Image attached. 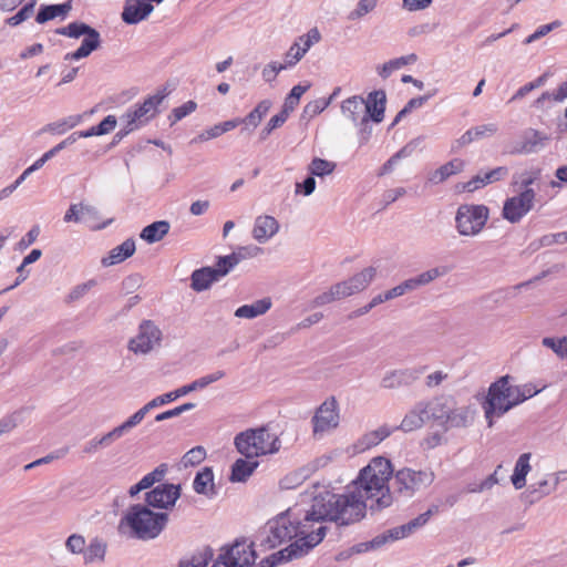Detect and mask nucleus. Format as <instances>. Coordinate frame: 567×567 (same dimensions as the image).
Here are the masks:
<instances>
[{
	"label": "nucleus",
	"mask_w": 567,
	"mask_h": 567,
	"mask_svg": "<svg viewBox=\"0 0 567 567\" xmlns=\"http://www.w3.org/2000/svg\"><path fill=\"white\" fill-rule=\"evenodd\" d=\"M367 504L355 495L324 492L316 495L309 509L299 506L269 519L259 530L255 543L265 549H271L285 542L295 539L300 557L317 546L326 536L323 520L339 525H350L365 516Z\"/></svg>",
	"instance_id": "1"
},
{
	"label": "nucleus",
	"mask_w": 567,
	"mask_h": 567,
	"mask_svg": "<svg viewBox=\"0 0 567 567\" xmlns=\"http://www.w3.org/2000/svg\"><path fill=\"white\" fill-rule=\"evenodd\" d=\"M392 474V466L388 458L378 456L363 467L353 482L354 489L346 494L370 499L369 508L372 512L390 507L394 502L411 499L416 493L427 488L435 480L431 470H413L404 467L399 470L392 478L391 487L388 485ZM368 508V505H367Z\"/></svg>",
	"instance_id": "2"
},
{
	"label": "nucleus",
	"mask_w": 567,
	"mask_h": 567,
	"mask_svg": "<svg viewBox=\"0 0 567 567\" xmlns=\"http://www.w3.org/2000/svg\"><path fill=\"white\" fill-rule=\"evenodd\" d=\"M168 522L166 513H154L146 505L136 504L128 508L118 524L120 533L130 528L131 536L142 540L156 538Z\"/></svg>",
	"instance_id": "3"
},
{
	"label": "nucleus",
	"mask_w": 567,
	"mask_h": 567,
	"mask_svg": "<svg viewBox=\"0 0 567 567\" xmlns=\"http://www.w3.org/2000/svg\"><path fill=\"white\" fill-rule=\"evenodd\" d=\"M513 378L508 374L498 378L491 383L483 402L484 415L488 427L494 424V417H501L517 406L515 385Z\"/></svg>",
	"instance_id": "4"
},
{
	"label": "nucleus",
	"mask_w": 567,
	"mask_h": 567,
	"mask_svg": "<svg viewBox=\"0 0 567 567\" xmlns=\"http://www.w3.org/2000/svg\"><path fill=\"white\" fill-rule=\"evenodd\" d=\"M234 444L241 455L251 460L261 455L274 454L280 449L278 436L270 433L266 426L238 433L235 436Z\"/></svg>",
	"instance_id": "5"
},
{
	"label": "nucleus",
	"mask_w": 567,
	"mask_h": 567,
	"mask_svg": "<svg viewBox=\"0 0 567 567\" xmlns=\"http://www.w3.org/2000/svg\"><path fill=\"white\" fill-rule=\"evenodd\" d=\"M166 96L167 92L165 89L158 90L155 94L145 99L143 103L135 105L132 110H128L122 116L125 125L116 134V136L123 137L128 133L146 125L159 113L158 106L163 103Z\"/></svg>",
	"instance_id": "6"
},
{
	"label": "nucleus",
	"mask_w": 567,
	"mask_h": 567,
	"mask_svg": "<svg viewBox=\"0 0 567 567\" xmlns=\"http://www.w3.org/2000/svg\"><path fill=\"white\" fill-rule=\"evenodd\" d=\"M489 218V209L485 205L462 204L455 214V229L460 236L476 237L484 229Z\"/></svg>",
	"instance_id": "7"
},
{
	"label": "nucleus",
	"mask_w": 567,
	"mask_h": 567,
	"mask_svg": "<svg viewBox=\"0 0 567 567\" xmlns=\"http://www.w3.org/2000/svg\"><path fill=\"white\" fill-rule=\"evenodd\" d=\"M255 543L236 540L231 546L221 549L212 567H252L257 555Z\"/></svg>",
	"instance_id": "8"
},
{
	"label": "nucleus",
	"mask_w": 567,
	"mask_h": 567,
	"mask_svg": "<svg viewBox=\"0 0 567 567\" xmlns=\"http://www.w3.org/2000/svg\"><path fill=\"white\" fill-rule=\"evenodd\" d=\"M162 331L152 320H143L137 334L130 340L128 349L134 353L146 354L161 344Z\"/></svg>",
	"instance_id": "9"
},
{
	"label": "nucleus",
	"mask_w": 567,
	"mask_h": 567,
	"mask_svg": "<svg viewBox=\"0 0 567 567\" xmlns=\"http://www.w3.org/2000/svg\"><path fill=\"white\" fill-rule=\"evenodd\" d=\"M536 192L523 189L518 195L509 197L503 206V217L512 224L519 223L534 207Z\"/></svg>",
	"instance_id": "10"
},
{
	"label": "nucleus",
	"mask_w": 567,
	"mask_h": 567,
	"mask_svg": "<svg viewBox=\"0 0 567 567\" xmlns=\"http://www.w3.org/2000/svg\"><path fill=\"white\" fill-rule=\"evenodd\" d=\"M340 415L337 400L331 396L327 399L316 411L312 417L313 433L323 434L339 425Z\"/></svg>",
	"instance_id": "11"
},
{
	"label": "nucleus",
	"mask_w": 567,
	"mask_h": 567,
	"mask_svg": "<svg viewBox=\"0 0 567 567\" xmlns=\"http://www.w3.org/2000/svg\"><path fill=\"white\" fill-rule=\"evenodd\" d=\"M179 495V485L159 484L145 494L146 506L167 509L175 505Z\"/></svg>",
	"instance_id": "12"
},
{
	"label": "nucleus",
	"mask_w": 567,
	"mask_h": 567,
	"mask_svg": "<svg viewBox=\"0 0 567 567\" xmlns=\"http://www.w3.org/2000/svg\"><path fill=\"white\" fill-rule=\"evenodd\" d=\"M228 274V269L220 264L217 259L216 267H203L193 271L190 276V287L193 290L200 292L208 289L213 282L218 281L220 278Z\"/></svg>",
	"instance_id": "13"
},
{
	"label": "nucleus",
	"mask_w": 567,
	"mask_h": 567,
	"mask_svg": "<svg viewBox=\"0 0 567 567\" xmlns=\"http://www.w3.org/2000/svg\"><path fill=\"white\" fill-rule=\"evenodd\" d=\"M424 371L425 367L391 370L383 375L380 384L383 389H398L400 386L410 385L416 381Z\"/></svg>",
	"instance_id": "14"
},
{
	"label": "nucleus",
	"mask_w": 567,
	"mask_h": 567,
	"mask_svg": "<svg viewBox=\"0 0 567 567\" xmlns=\"http://www.w3.org/2000/svg\"><path fill=\"white\" fill-rule=\"evenodd\" d=\"M377 269L374 267L364 268L362 271L353 275L348 280L338 282L339 290L343 298L363 291L374 279Z\"/></svg>",
	"instance_id": "15"
},
{
	"label": "nucleus",
	"mask_w": 567,
	"mask_h": 567,
	"mask_svg": "<svg viewBox=\"0 0 567 567\" xmlns=\"http://www.w3.org/2000/svg\"><path fill=\"white\" fill-rule=\"evenodd\" d=\"M279 228L280 225L275 217L260 215L255 218L251 236L257 243L266 244L279 231Z\"/></svg>",
	"instance_id": "16"
},
{
	"label": "nucleus",
	"mask_w": 567,
	"mask_h": 567,
	"mask_svg": "<svg viewBox=\"0 0 567 567\" xmlns=\"http://www.w3.org/2000/svg\"><path fill=\"white\" fill-rule=\"evenodd\" d=\"M154 10V7L145 0H126L122 20L127 24H136L145 20Z\"/></svg>",
	"instance_id": "17"
},
{
	"label": "nucleus",
	"mask_w": 567,
	"mask_h": 567,
	"mask_svg": "<svg viewBox=\"0 0 567 567\" xmlns=\"http://www.w3.org/2000/svg\"><path fill=\"white\" fill-rule=\"evenodd\" d=\"M476 415L474 405L455 406L453 402L450 408L445 429L468 427L473 424Z\"/></svg>",
	"instance_id": "18"
},
{
	"label": "nucleus",
	"mask_w": 567,
	"mask_h": 567,
	"mask_svg": "<svg viewBox=\"0 0 567 567\" xmlns=\"http://www.w3.org/2000/svg\"><path fill=\"white\" fill-rule=\"evenodd\" d=\"M439 511H440L439 505H431L426 512L420 514L419 516H416L415 518L411 519L406 524H403L401 526H396L395 527V536L394 537L399 536V537H401L403 539V538L414 534L416 530H419L420 528L425 526L429 523L430 518L434 514H437Z\"/></svg>",
	"instance_id": "19"
},
{
	"label": "nucleus",
	"mask_w": 567,
	"mask_h": 567,
	"mask_svg": "<svg viewBox=\"0 0 567 567\" xmlns=\"http://www.w3.org/2000/svg\"><path fill=\"white\" fill-rule=\"evenodd\" d=\"M262 249L255 245L240 246L234 252L227 256L218 257L220 264L228 269V274L243 260L254 258L261 254Z\"/></svg>",
	"instance_id": "20"
},
{
	"label": "nucleus",
	"mask_w": 567,
	"mask_h": 567,
	"mask_svg": "<svg viewBox=\"0 0 567 567\" xmlns=\"http://www.w3.org/2000/svg\"><path fill=\"white\" fill-rule=\"evenodd\" d=\"M385 102L386 97L384 91H373L369 94L364 109L367 122L369 118L373 120L375 123H380L383 120Z\"/></svg>",
	"instance_id": "21"
},
{
	"label": "nucleus",
	"mask_w": 567,
	"mask_h": 567,
	"mask_svg": "<svg viewBox=\"0 0 567 567\" xmlns=\"http://www.w3.org/2000/svg\"><path fill=\"white\" fill-rule=\"evenodd\" d=\"M547 140L548 137L544 133L528 128L524 132L522 142L516 148V152L520 154L536 153L544 146Z\"/></svg>",
	"instance_id": "22"
},
{
	"label": "nucleus",
	"mask_w": 567,
	"mask_h": 567,
	"mask_svg": "<svg viewBox=\"0 0 567 567\" xmlns=\"http://www.w3.org/2000/svg\"><path fill=\"white\" fill-rule=\"evenodd\" d=\"M393 432V429H391L388 425H382L378 427L377 430L367 432L363 434L355 443L354 447L358 452H364L371 447L377 446L380 444L383 440L389 437L391 433Z\"/></svg>",
	"instance_id": "23"
},
{
	"label": "nucleus",
	"mask_w": 567,
	"mask_h": 567,
	"mask_svg": "<svg viewBox=\"0 0 567 567\" xmlns=\"http://www.w3.org/2000/svg\"><path fill=\"white\" fill-rule=\"evenodd\" d=\"M135 249L134 239L127 238L121 245L114 247L107 256L103 257L101 262L104 267L120 264L130 258L135 252Z\"/></svg>",
	"instance_id": "24"
},
{
	"label": "nucleus",
	"mask_w": 567,
	"mask_h": 567,
	"mask_svg": "<svg viewBox=\"0 0 567 567\" xmlns=\"http://www.w3.org/2000/svg\"><path fill=\"white\" fill-rule=\"evenodd\" d=\"M427 403H429L431 419L433 421L437 422L440 425L445 427L450 408H451V404L453 403V398L452 396H439V398H434V399L427 401Z\"/></svg>",
	"instance_id": "25"
},
{
	"label": "nucleus",
	"mask_w": 567,
	"mask_h": 567,
	"mask_svg": "<svg viewBox=\"0 0 567 567\" xmlns=\"http://www.w3.org/2000/svg\"><path fill=\"white\" fill-rule=\"evenodd\" d=\"M364 109L365 100L358 95L344 100L341 104L342 113L354 123H357L359 120H361L362 123L367 122Z\"/></svg>",
	"instance_id": "26"
},
{
	"label": "nucleus",
	"mask_w": 567,
	"mask_h": 567,
	"mask_svg": "<svg viewBox=\"0 0 567 567\" xmlns=\"http://www.w3.org/2000/svg\"><path fill=\"white\" fill-rule=\"evenodd\" d=\"M101 44V35L96 30H93L84 37L81 45L74 52L66 53L64 60H80L89 56Z\"/></svg>",
	"instance_id": "27"
},
{
	"label": "nucleus",
	"mask_w": 567,
	"mask_h": 567,
	"mask_svg": "<svg viewBox=\"0 0 567 567\" xmlns=\"http://www.w3.org/2000/svg\"><path fill=\"white\" fill-rule=\"evenodd\" d=\"M465 163L461 158H453L452 161L440 166L433 171L429 176V182L432 184H440L446 181L452 175L461 173L464 169Z\"/></svg>",
	"instance_id": "28"
},
{
	"label": "nucleus",
	"mask_w": 567,
	"mask_h": 567,
	"mask_svg": "<svg viewBox=\"0 0 567 567\" xmlns=\"http://www.w3.org/2000/svg\"><path fill=\"white\" fill-rule=\"evenodd\" d=\"M193 487L197 494H203L209 497L216 494L212 467L206 466L196 474Z\"/></svg>",
	"instance_id": "29"
},
{
	"label": "nucleus",
	"mask_w": 567,
	"mask_h": 567,
	"mask_svg": "<svg viewBox=\"0 0 567 567\" xmlns=\"http://www.w3.org/2000/svg\"><path fill=\"white\" fill-rule=\"evenodd\" d=\"M530 453H523L516 461L514 472L511 476L512 484L516 489H520L526 485V476L532 470Z\"/></svg>",
	"instance_id": "30"
},
{
	"label": "nucleus",
	"mask_w": 567,
	"mask_h": 567,
	"mask_svg": "<svg viewBox=\"0 0 567 567\" xmlns=\"http://www.w3.org/2000/svg\"><path fill=\"white\" fill-rule=\"evenodd\" d=\"M270 298L259 299L250 305H244L236 309L235 316L237 318L254 319L265 315L271 308Z\"/></svg>",
	"instance_id": "31"
},
{
	"label": "nucleus",
	"mask_w": 567,
	"mask_h": 567,
	"mask_svg": "<svg viewBox=\"0 0 567 567\" xmlns=\"http://www.w3.org/2000/svg\"><path fill=\"white\" fill-rule=\"evenodd\" d=\"M259 463L251 458H238L231 466L230 481L231 482H246L248 477L255 472Z\"/></svg>",
	"instance_id": "32"
},
{
	"label": "nucleus",
	"mask_w": 567,
	"mask_h": 567,
	"mask_svg": "<svg viewBox=\"0 0 567 567\" xmlns=\"http://www.w3.org/2000/svg\"><path fill=\"white\" fill-rule=\"evenodd\" d=\"M171 225L166 220L154 221L144 227L140 237L148 244L162 240L169 231Z\"/></svg>",
	"instance_id": "33"
},
{
	"label": "nucleus",
	"mask_w": 567,
	"mask_h": 567,
	"mask_svg": "<svg viewBox=\"0 0 567 567\" xmlns=\"http://www.w3.org/2000/svg\"><path fill=\"white\" fill-rule=\"evenodd\" d=\"M107 545L106 543L95 537L91 539L87 547H85V550L83 553L84 564H95V563H103L105 559Z\"/></svg>",
	"instance_id": "34"
},
{
	"label": "nucleus",
	"mask_w": 567,
	"mask_h": 567,
	"mask_svg": "<svg viewBox=\"0 0 567 567\" xmlns=\"http://www.w3.org/2000/svg\"><path fill=\"white\" fill-rule=\"evenodd\" d=\"M299 546L297 544H290L288 547L270 555L266 559L260 561V567H275L281 561H289L300 557L298 551Z\"/></svg>",
	"instance_id": "35"
},
{
	"label": "nucleus",
	"mask_w": 567,
	"mask_h": 567,
	"mask_svg": "<svg viewBox=\"0 0 567 567\" xmlns=\"http://www.w3.org/2000/svg\"><path fill=\"white\" fill-rule=\"evenodd\" d=\"M82 120L83 116L80 114L70 115L68 117L47 124L42 127L41 132L62 135L69 130H72L73 127L78 126L82 122Z\"/></svg>",
	"instance_id": "36"
},
{
	"label": "nucleus",
	"mask_w": 567,
	"mask_h": 567,
	"mask_svg": "<svg viewBox=\"0 0 567 567\" xmlns=\"http://www.w3.org/2000/svg\"><path fill=\"white\" fill-rule=\"evenodd\" d=\"M136 425H138V423L131 415L125 422H123L118 426H115L113 430L99 437V443H101L102 447H109L113 442L121 439L124 434H126Z\"/></svg>",
	"instance_id": "37"
},
{
	"label": "nucleus",
	"mask_w": 567,
	"mask_h": 567,
	"mask_svg": "<svg viewBox=\"0 0 567 567\" xmlns=\"http://www.w3.org/2000/svg\"><path fill=\"white\" fill-rule=\"evenodd\" d=\"M71 3L41 6L35 17L38 23H45L59 16H65L71 10Z\"/></svg>",
	"instance_id": "38"
},
{
	"label": "nucleus",
	"mask_w": 567,
	"mask_h": 567,
	"mask_svg": "<svg viewBox=\"0 0 567 567\" xmlns=\"http://www.w3.org/2000/svg\"><path fill=\"white\" fill-rule=\"evenodd\" d=\"M554 486H551L548 480H540L536 483L530 484L526 492L523 494L529 504L542 499L543 497L551 494Z\"/></svg>",
	"instance_id": "39"
},
{
	"label": "nucleus",
	"mask_w": 567,
	"mask_h": 567,
	"mask_svg": "<svg viewBox=\"0 0 567 567\" xmlns=\"http://www.w3.org/2000/svg\"><path fill=\"white\" fill-rule=\"evenodd\" d=\"M416 60H417V56L414 53H411L405 56L392 59V60L385 62L384 64H382L380 68H378V74L381 78L386 79L391 75L392 72L400 70L401 68H403L408 64H412Z\"/></svg>",
	"instance_id": "40"
},
{
	"label": "nucleus",
	"mask_w": 567,
	"mask_h": 567,
	"mask_svg": "<svg viewBox=\"0 0 567 567\" xmlns=\"http://www.w3.org/2000/svg\"><path fill=\"white\" fill-rule=\"evenodd\" d=\"M175 400V396L172 392H167L165 394L158 395L147 402L144 406H142L138 411H136L132 416L136 420V422L140 424L145 415L153 409L162 406L166 403H169Z\"/></svg>",
	"instance_id": "41"
},
{
	"label": "nucleus",
	"mask_w": 567,
	"mask_h": 567,
	"mask_svg": "<svg viewBox=\"0 0 567 567\" xmlns=\"http://www.w3.org/2000/svg\"><path fill=\"white\" fill-rule=\"evenodd\" d=\"M80 212H81V216H82L81 223L87 224L92 229H103L112 221V220H109L103 224H97V221L100 220V213L95 206L90 205V204L81 203Z\"/></svg>",
	"instance_id": "42"
},
{
	"label": "nucleus",
	"mask_w": 567,
	"mask_h": 567,
	"mask_svg": "<svg viewBox=\"0 0 567 567\" xmlns=\"http://www.w3.org/2000/svg\"><path fill=\"white\" fill-rule=\"evenodd\" d=\"M270 107L271 102L269 100H262L247 116L243 118L244 124L256 128L260 124L264 116L268 113Z\"/></svg>",
	"instance_id": "43"
},
{
	"label": "nucleus",
	"mask_w": 567,
	"mask_h": 567,
	"mask_svg": "<svg viewBox=\"0 0 567 567\" xmlns=\"http://www.w3.org/2000/svg\"><path fill=\"white\" fill-rule=\"evenodd\" d=\"M310 87V84L307 85H295L290 93L285 99L281 111L289 115L299 104L300 97L302 94Z\"/></svg>",
	"instance_id": "44"
},
{
	"label": "nucleus",
	"mask_w": 567,
	"mask_h": 567,
	"mask_svg": "<svg viewBox=\"0 0 567 567\" xmlns=\"http://www.w3.org/2000/svg\"><path fill=\"white\" fill-rule=\"evenodd\" d=\"M321 41V33L318 28H311L307 33L298 37L293 44H298L300 51L306 55L310 48Z\"/></svg>",
	"instance_id": "45"
},
{
	"label": "nucleus",
	"mask_w": 567,
	"mask_h": 567,
	"mask_svg": "<svg viewBox=\"0 0 567 567\" xmlns=\"http://www.w3.org/2000/svg\"><path fill=\"white\" fill-rule=\"evenodd\" d=\"M94 29L91 28L89 24L84 22H72L68 24L66 27L60 28L56 30V33L61 35H65L69 38H80L82 35L86 37L89 33H91Z\"/></svg>",
	"instance_id": "46"
},
{
	"label": "nucleus",
	"mask_w": 567,
	"mask_h": 567,
	"mask_svg": "<svg viewBox=\"0 0 567 567\" xmlns=\"http://www.w3.org/2000/svg\"><path fill=\"white\" fill-rule=\"evenodd\" d=\"M450 272V268L447 266H439L431 268L426 271H423L422 274L414 277L417 287L426 286L434 281L437 278L444 277Z\"/></svg>",
	"instance_id": "47"
},
{
	"label": "nucleus",
	"mask_w": 567,
	"mask_h": 567,
	"mask_svg": "<svg viewBox=\"0 0 567 567\" xmlns=\"http://www.w3.org/2000/svg\"><path fill=\"white\" fill-rule=\"evenodd\" d=\"M336 168V164L333 162H329L323 158L315 157L309 166L308 171L312 176L323 177L326 175L331 174Z\"/></svg>",
	"instance_id": "48"
},
{
	"label": "nucleus",
	"mask_w": 567,
	"mask_h": 567,
	"mask_svg": "<svg viewBox=\"0 0 567 567\" xmlns=\"http://www.w3.org/2000/svg\"><path fill=\"white\" fill-rule=\"evenodd\" d=\"M542 344L550 350L560 358L567 360V337L551 338L546 337L542 340Z\"/></svg>",
	"instance_id": "49"
},
{
	"label": "nucleus",
	"mask_w": 567,
	"mask_h": 567,
	"mask_svg": "<svg viewBox=\"0 0 567 567\" xmlns=\"http://www.w3.org/2000/svg\"><path fill=\"white\" fill-rule=\"evenodd\" d=\"M423 426L422 424V417L419 416L416 413L414 406L408 411V413L404 415L401 424L396 427L402 430L403 432H412L417 429H421Z\"/></svg>",
	"instance_id": "50"
},
{
	"label": "nucleus",
	"mask_w": 567,
	"mask_h": 567,
	"mask_svg": "<svg viewBox=\"0 0 567 567\" xmlns=\"http://www.w3.org/2000/svg\"><path fill=\"white\" fill-rule=\"evenodd\" d=\"M97 285L95 279H90L86 282L74 286L68 293L65 301L72 303L84 297L93 287Z\"/></svg>",
	"instance_id": "51"
},
{
	"label": "nucleus",
	"mask_w": 567,
	"mask_h": 567,
	"mask_svg": "<svg viewBox=\"0 0 567 567\" xmlns=\"http://www.w3.org/2000/svg\"><path fill=\"white\" fill-rule=\"evenodd\" d=\"M540 175V171H526L520 174H515L513 176V185H519L523 189H532L529 186L534 184Z\"/></svg>",
	"instance_id": "52"
},
{
	"label": "nucleus",
	"mask_w": 567,
	"mask_h": 567,
	"mask_svg": "<svg viewBox=\"0 0 567 567\" xmlns=\"http://www.w3.org/2000/svg\"><path fill=\"white\" fill-rule=\"evenodd\" d=\"M378 0H360L349 14L348 19L351 21L359 20L365 14L370 13L377 7Z\"/></svg>",
	"instance_id": "53"
},
{
	"label": "nucleus",
	"mask_w": 567,
	"mask_h": 567,
	"mask_svg": "<svg viewBox=\"0 0 567 567\" xmlns=\"http://www.w3.org/2000/svg\"><path fill=\"white\" fill-rule=\"evenodd\" d=\"M514 391L516 392L515 400L517 401V405H519L520 403L525 402L526 400L538 394L542 391V389L537 388L533 383H525V384H520V385H515Z\"/></svg>",
	"instance_id": "54"
},
{
	"label": "nucleus",
	"mask_w": 567,
	"mask_h": 567,
	"mask_svg": "<svg viewBox=\"0 0 567 567\" xmlns=\"http://www.w3.org/2000/svg\"><path fill=\"white\" fill-rule=\"evenodd\" d=\"M339 288L340 287H338L336 284V285L331 286L328 291L317 296L312 301L313 307H321V306L330 303L334 300L342 299L343 297H342Z\"/></svg>",
	"instance_id": "55"
},
{
	"label": "nucleus",
	"mask_w": 567,
	"mask_h": 567,
	"mask_svg": "<svg viewBox=\"0 0 567 567\" xmlns=\"http://www.w3.org/2000/svg\"><path fill=\"white\" fill-rule=\"evenodd\" d=\"M35 1L23 6L14 16L7 20V23L11 27L19 25L23 21L28 20L34 12Z\"/></svg>",
	"instance_id": "56"
},
{
	"label": "nucleus",
	"mask_w": 567,
	"mask_h": 567,
	"mask_svg": "<svg viewBox=\"0 0 567 567\" xmlns=\"http://www.w3.org/2000/svg\"><path fill=\"white\" fill-rule=\"evenodd\" d=\"M167 471L166 464L158 465L154 471L146 474L140 482L145 489L152 487L155 483L161 482Z\"/></svg>",
	"instance_id": "57"
},
{
	"label": "nucleus",
	"mask_w": 567,
	"mask_h": 567,
	"mask_svg": "<svg viewBox=\"0 0 567 567\" xmlns=\"http://www.w3.org/2000/svg\"><path fill=\"white\" fill-rule=\"evenodd\" d=\"M289 115H287L285 112L280 111L278 114L274 115L267 125L264 127V130L260 133V138L266 140L268 135L276 128L282 126Z\"/></svg>",
	"instance_id": "58"
},
{
	"label": "nucleus",
	"mask_w": 567,
	"mask_h": 567,
	"mask_svg": "<svg viewBox=\"0 0 567 567\" xmlns=\"http://www.w3.org/2000/svg\"><path fill=\"white\" fill-rule=\"evenodd\" d=\"M206 457V451L203 446H195L190 449L186 454L183 456V463L185 466H194L203 462Z\"/></svg>",
	"instance_id": "59"
},
{
	"label": "nucleus",
	"mask_w": 567,
	"mask_h": 567,
	"mask_svg": "<svg viewBox=\"0 0 567 567\" xmlns=\"http://www.w3.org/2000/svg\"><path fill=\"white\" fill-rule=\"evenodd\" d=\"M330 104V100H316L312 102H309L302 111V117H313L318 114H320L323 110L328 107Z\"/></svg>",
	"instance_id": "60"
},
{
	"label": "nucleus",
	"mask_w": 567,
	"mask_h": 567,
	"mask_svg": "<svg viewBox=\"0 0 567 567\" xmlns=\"http://www.w3.org/2000/svg\"><path fill=\"white\" fill-rule=\"evenodd\" d=\"M196 107L197 104L194 101H187L183 105L175 107L169 115L172 124H175L188 114L193 113L196 110Z\"/></svg>",
	"instance_id": "61"
},
{
	"label": "nucleus",
	"mask_w": 567,
	"mask_h": 567,
	"mask_svg": "<svg viewBox=\"0 0 567 567\" xmlns=\"http://www.w3.org/2000/svg\"><path fill=\"white\" fill-rule=\"evenodd\" d=\"M470 130L472 132L474 141H477L493 136L497 132L498 127L495 123H488L472 127Z\"/></svg>",
	"instance_id": "62"
},
{
	"label": "nucleus",
	"mask_w": 567,
	"mask_h": 567,
	"mask_svg": "<svg viewBox=\"0 0 567 567\" xmlns=\"http://www.w3.org/2000/svg\"><path fill=\"white\" fill-rule=\"evenodd\" d=\"M65 547L72 554H83L85 550V539L82 535L72 534L68 537Z\"/></svg>",
	"instance_id": "63"
},
{
	"label": "nucleus",
	"mask_w": 567,
	"mask_h": 567,
	"mask_svg": "<svg viewBox=\"0 0 567 567\" xmlns=\"http://www.w3.org/2000/svg\"><path fill=\"white\" fill-rule=\"evenodd\" d=\"M286 69H287V65H284V63L274 61V62L268 63L262 69L261 76L266 82H272L277 78L279 72H281Z\"/></svg>",
	"instance_id": "64"
}]
</instances>
